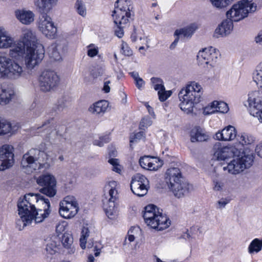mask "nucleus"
<instances>
[{
  "label": "nucleus",
  "mask_w": 262,
  "mask_h": 262,
  "mask_svg": "<svg viewBox=\"0 0 262 262\" xmlns=\"http://www.w3.org/2000/svg\"><path fill=\"white\" fill-rule=\"evenodd\" d=\"M194 31L192 26H189L186 28H182L179 30H176L174 32V35L180 37H188L192 35Z\"/></svg>",
  "instance_id": "nucleus-34"
},
{
  "label": "nucleus",
  "mask_w": 262,
  "mask_h": 262,
  "mask_svg": "<svg viewBox=\"0 0 262 262\" xmlns=\"http://www.w3.org/2000/svg\"><path fill=\"white\" fill-rule=\"evenodd\" d=\"M208 108V107L205 108L204 112L206 114H212L215 112L224 114L227 113L229 110L228 104L226 103L223 101L219 102L217 101H214L211 103L210 109L212 110V111L210 113L207 112L206 110Z\"/></svg>",
  "instance_id": "nucleus-28"
},
{
  "label": "nucleus",
  "mask_w": 262,
  "mask_h": 262,
  "mask_svg": "<svg viewBox=\"0 0 262 262\" xmlns=\"http://www.w3.org/2000/svg\"><path fill=\"white\" fill-rule=\"evenodd\" d=\"M145 137V134L143 131H140L133 135L130 136V144L138 142L141 139ZM132 144H130V146Z\"/></svg>",
  "instance_id": "nucleus-45"
},
{
  "label": "nucleus",
  "mask_w": 262,
  "mask_h": 262,
  "mask_svg": "<svg viewBox=\"0 0 262 262\" xmlns=\"http://www.w3.org/2000/svg\"><path fill=\"white\" fill-rule=\"evenodd\" d=\"M179 40V37L178 36H177L173 42L171 44L170 46V49H173L176 46H177L178 41Z\"/></svg>",
  "instance_id": "nucleus-63"
},
{
  "label": "nucleus",
  "mask_w": 262,
  "mask_h": 262,
  "mask_svg": "<svg viewBox=\"0 0 262 262\" xmlns=\"http://www.w3.org/2000/svg\"><path fill=\"white\" fill-rule=\"evenodd\" d=\"M233 28V21L229 18L224 20L215 29L213 36L223 37L230 34Z\"/></svg>",
  "instance_id": "nucleus-23"
},
{
  "label": "nucleus",
  "mask_w": 262,
  "mask_h": 262,
  "mask_svg": "<svg viewBox=\"0 0 262 262\" xmlns=\"http://www.w3.org/2000/svg\"><path fill=\"white\" fill-rule=\"evenodd\" d=\"M53 118H51L46 121H45L41 126L37 127V129L42 128L43 130L46 131L47 137L50 138V132L53 130L55 128L54 125L53 124Z\"/></svg>",
  "instance_id": "nucleus-36"
},
{
  "label": "nucleus",
  "mask_w": 262,
  "mask_h": 262,
  "mask_svg": "<svg viewBox=\"0 0 262 262\" xmlns=\"http://www.w3.org/2000/svg\"><path fill=\"white\" fill-rule=\"evenodd\" d=\"M130 2L128 0H117L115 4V9L112 16L116 25L115 34L119 38L124 35L123 28L129 23L130 18Z\"/></svg>",
  "instance_id": "nucleus-5"
},
{
  "label": "nucleus",
  "mask_w": 262,
  "mask_h": 262,
  "mask_svg": "<svg viewBox=\"0 0 262 262\" xmlns=\"http://www.w3.org/2000/svg\"><path fill=\"white\" fill-rule=\"evenodd\" d=\"M248 103L250 114L262 122V93L254 91L249 94Z\"/></svg>",
  "instance_id": "nucleus-15"
},
{
  "label": "nucleus",
  "mask_w": 262,
  "mask_h": 262,
  "mask_svg": "<svg viewBox=\"0 0 262 262\" xmlns=\"http://www.w3.org/2000/svg\"><path fill=\"white\" fill-rule=\"evenodd\" d=\"M129 74L135 79V80H136L137 79L140 78L139 76V74L137 72L134 71V72H130Z\"/></svg>",
  "instance_id": "nucleus-64"
},
{
  "label": "nucleus",
  "mask_w": 262,
  "mask_h": 262,
  "mask_svg": "<svg viewBox=\"0 0 262 262\" xmlns=\"http://www.w3.org/2000/svg\"><path fill=\"white\" fill-rule=\"evenodd\" d=\"M130 38L133 42H135L137 40L138 36H137V34L136 33V29H134V32L131 35Z\"/></svg>",
  "instance_id": "nucleus-60"
},
{
  "label": "nucleus",
  "mask_w": 262,
  "mask_h": 262,
  "mask_svg": "<svg viewBox=\"0 0 262 262\" xmlns=\"http://www.w3.org/2000/svg\"><path fill=\"white\" fill-rule=\"evenodd\" d=\"M87 54L89 57H93L96 56L99 52V48L94 44L91 43L88 47Z\"/></svg>",
  "instance_id": "nucleus-43"
},
{
  "label": "nucleus",
  "mask_w": 262,
  "mask_h": 262,
  "mask_svg": "<svg viewBox=\"0 0 262 262\" xmlns=\"http://www.w3.org/2000/svg\"><path fill=\"white\" fill-rule=\"evenodd\" d=\"M17 206L20 219L16 221V224L19 226V230L30 224L33 220L35 223H41L50 213L49 199L38 193H30L20 198Z\"/></svg>",
  "instance_id": "nucleus-1"
},
{
  "label": "nucleus",
  "mask_w": 262,
  "mask_h": 262,
  "mask_svg": "<svg viewBox=\"0 0 262 262\" xmlns=\"http://www.w3.org/2000/svg\"><path fill=\"white\" fill-rule=\"evenodd\" d=\"M213 190L215 191H221L224 186L223 182L217 180L213 181Z\"/></svg>",
  "instance_id": "nucleus-51"
},
{
  "label": "nucleus",
  "mask_w": 262,
  "mask_h": 262,
  "mask_svg": "<svg viewBox=\"0 0 262 262\" xmlns=\"http://www.w3.org/2000/svg\"><path fill=\"white\" fill-rule=\"evenodd\" d=\"M214 156L218 160H228L231 156L237 157L228 163L227 166H223L224 170H228L229 173L236 174L243 171L245 169L249 168L253 164L254 156L252 152L241 151L236 147L214 146Z\"/></svg>",
  "instance_id": "nucleus-2"
},
{
  "label": "nucleus",
  "mask_w": 262,
  "mask_h": 262,
  "mask_svg": "<svg viewBox=\"0 0 262 262\" xmlns=\"http://www.w3.org/2000/svg\"><path fill=\"white\" fill-rule=\"evenodd\" d=\"M89 236V230L88 228L84 227L81 231V237H85L87 238V237Z\"/></svg>",
  "instance_id": "nucleus-56"
},
{
  "label": "nucleus",
  "mask_w": 262,
  "mask_h": 262,
  "mask_svg": "<svg viewBox=\"0 0 262 262\" xmlns=\"http://www.w3.org/2000/svg\"><path fill=\"white\" fill-rule=\"evenodd\" d=\"M117 182L110 181L105 186V190L108 191L104 199H103V208L106 215L110 219H115L117 215V209L115 201L118 198V192L116 190Z\"/></svg>",
  "instance_id": "nucleus-10"
},
{
  "label": "nucleus",
  "mask_w": 262,
  "mask_h": 262,
  "mask_svg": "<svg viewBox=\"0 0 262 262\" xmlns=\"http://www.w3.org/2000/svg\"><path fill=\"white\" fill-rule=\"evenodd\" d=\"M229 200L226 198H222L217 202L216 204V208L217 209H223L225 207L226 205L229 203Z\"/></svg>",
  "instance_id": "nucleus-50"
},
{
  "label": "nucleus",
  "mask_w": 262,
  "mask_h": 262,
  "mask_svg": "<svg viewBox=\"0 0 262 262\" xmlns=\"http://www.w3.org/2000/svg\"><path fill=\"white\" fill-rule=\"evenodd\" d=\"M143 217L147 226L159 231L167 228L170 224L169 219L153 204L145 207Z\"/></svg>",
  "instance_id": "nucleus-7"
},
{
  "label": "nucleus",
  "mask_w": 262,
  "mask_h": 262,
  "mask_svg": "<svg viewBox=\"0 0 262 262\" xmlns=\"http://www.w3.org/2000/svg\"><path fill=\"white\" fill-rule=\"evenodd\" d=\"M14 42L13 39L6 34L3 30L0 32V48H7L11 47Z\"/></svg>",
  "instance_id": "nucleus-33"
},
{
  "label": "nucleus",
  "mask_w": 262,
  "mask_h": 262,
  "mask_svg": "<svg viewBox=\"0 0 262 262\" xmlns=\"http://www.w3.org/2000/svg\"><path fill=\"white\" fill-rule=\"evenodd\" d=\"M49 56L52 61H59L61 59V57L57 50L56 45H52L50 47Z\"/></svg>",
  "instance_id": "nucleus-38"
},
{
  "label": "nucleus",
  "mask_w": 262,
  "mask_h": 262,
  "mask_svg": "<svg viewBox=\"0 0 262 262\" xmlns=\"http://www.w3.org/2000/svg\"><path fill=\"white\" fill-rule=\"evenodd\" d=\"M140 166L144 169L156 170L163 165V161L158 158L144 156L139 160Z\"/></svg>",
  "instance_id": "nucleus-22"
},
{
  "label": "nucleus",
  "mask_w": 262,
  "mask_h": 262,
  "mask_svg": "<svg viewBox=\"0 0 262 262\" xmlns=\"http://www.w3.org/2000/svg\"><path fill=\"white\" fill-rule=\"evenodd\" d=\"M147 178L143 175L137 173L132 179L130 189L135 195L141 197L146 195L148 191Z\"/></svg>",
  "instance_id": "nucleus-19"
},
{
  "label": "nucleus",
  "mask_w": 262,
  "mask_h": 262,
  "mask_svg": "<svg viewBox=\"0 0 262 262\" xmlns=\"http://www.w3.org/2000/svg\"><path fill=\"white\" fill-rule=\"evenodd\" d=\"M36 67H0V78L16 79L35 74Z\"/></svg>",
  "instance_id": "nucleus-12"
},
{
  "label": "nucleus",
  "mask_w": 262,
  "mask_h": 262,
  "mask_svg": "<svg viewBox=\"0 0 262 262\" xmlns=\"http://www.w3.org/2000/svg\"><path fill=\"white\" fill-rule=\"evenodd\" d=\"M261 241L258 238L254 239L248 247V252L250 254L258 253L261 250Z\"/></svg>",
  "instance_id": "nucleus-35"
},
{
  "label": "nucleus",
  "mask_w": 262,
  "mask_h": 262,
  "mask_svg": "<svg viewBox=\"0 0 262 262\" xmlns=\"http://www.w3.org/2000/svg\"><path fill=\"white\" fill-rule=\"evenodd\" d=\"M190 136L192 142L205 141L208 138L204 130L200 127L198 126L191 130Z\"/></svg>",
  "instance_id": "nucleus-29"
},
{
  "label": "nucleus",
  "mask_w": 262,
  "mask_h": 262,
  "mask_svg": "<svg viewBox=\"0 0 262 262\" xmlns=\"http://www.w3.org/2000/svg\"><path fill=\"white\" fill-rule=\"evenodd\" d=\"M37 184L41 187L39 191L49 197L54 196L56 193V181L54 176L47 174L40 176L37 180Z\"/></svg>",
  "instance_id": "nucleus-14"
},
{
  "label": "nucleus",
  "mask_w": 262,
  "mask_h": 262,
  "mask_svg": "<svg viewBox=\"0 0 262 262\" xmlns=\"http://www.w3.org/2000/svg\"><path fill=\"white\" fill-rule=\"evenodd\" d=\"M38 81L41 91L48 92L54 90L59 85L60 78L54 71L45 70L39 75Z\"/></svg>",
  "instance_id": "nucleus-11"
},
{
  "label": "nucleus",
  "mask_w": 262,
  "mask_h": 262,
  "mask_svg": "<svg viewBox=\"0 0 262 262\" xmlns=\"http://www.w3.org/2000/svg\"><path fill=\"white\" fill-rule=\"evenodd\" d=\"M93 144L95 145H97L100 147H102L103 146V143L102 142V141L101 140H100V138H99V140H95L93 141Z\"/></svg>",
  "instance_id": "nucleus-62"
},
{
  "label": "nucleus",
  "mask_w": 262,
  "mask_h": 262,
  "mask_svg": "<svg viewBox=\"0 0 262 262\" xmlns=\"http://www.w3.org/2000/svg\"><path fill=\"white\" fill-rule=\"evenodd\" d=\"M13 92L0 84V104L5 105L11 99Z\"/></svg>",
  "instance_id": "nucleus-31"
},
{
  "label": "nucleus",
  "mask_w": 262,
  "mask_h": 262,
  "mask_svg": "<svg viewBox=\"0 0 262 262\" xmlns=\"http://www.w3.org/2000/svg\"><path fill=\"white\" fill-rule=\"evenodd\" d=\"M260 68L259 70H257L254 73V77L256 80L262 82V67H259Z\"/></svg>",
  "instance_id": "nucleus-52"
},
{
  "label": "nucleus",
  "mask_w": 262,
  "mask_h": 262,
  "mask_svg": "<svg viewBox=\"0 0 262 262\" xmlns=\"http://www.w3.org/2000/svg\"><path fill=\"white\" fill-rule=\"evenodd\" d=\"M61 242L64 247L69 249L73 243V238L69 234H64L62 236Z\"/></svg>",
  "instance_id": "nucleus-42"
},
{
  "label": "nucleus",
  "mask_w": 262,
  "mask_h": 262,
  "mask_svg": "<svg viewBox=\"0 0 262 262\" xmlns=\"http://www.w3.org/2000/svg\"><path fill=\"white\" fill-rule=\"evenodd\" d=\"M165 181L174 196L181 198L189 192L190 185L184 180L179 168L168 169L165 173Z\"/></svg>",
  "instance_id": "nucleus-4"
},
{
  "label": "nucleus",
  "mask_w": 262,
  "mask_h": 262,
  "mask_svg": "<svg viewBox=\"0 0 262 262\" xmlns=\"http://www.w3.org/2000/svg\"><path fill=\"white\" fill-rule=\"evenodd\" d=\"M38 44L35 34L30 30H25L23 41L13 45L12 49L10 50V55L15 59H20L24 54L25 49L36 48Z\"/></svg>",
  "instance_id": "nucleus-8"
},
{
  "label": "nucleus",
  "mask_w": 262,
  "mask_h": 262,
  "mask_svg": "<svg viewBox=\"0 0 262 262\" xmlns=\"http://www.w3.org/2000/svg\"><path fill=\"white\" fill-rule=\"evenodd\" d=\"M136 81V86L139 89H140L144 84V82L143 80L139 78L135 80Z\"/></svg>",
  "instance_id": "nucleus-55"
},
{
  "label": "nucleus",
  "mask_w": 262,
  "mask_h": 262,
  "mask_svg": "<svg viewBox=\"0 0 262 262\" xmlns=\"http://www.w3.org/2000/svg\"><path fill=\"white\" fill-rule=\"evenodd\" d=\"M14 163L13 147L5 144L0 148V170L11 167Z\"/></svg>",
  "instance_id": "nucleus-20"
},
{
  "label": "nucleus",
  "mask_w": 262,
  "mask_h": 262,
  "mask_svg": "<svg viewBox=\"0 0 262 262\" xmlns=\"http://www.w3.org/2000/svg\"><path fill=\"white\" fill-rule=\"evenodd\" d=\"M152 124V121L150 118L145 117L143 118L140 123V128L143 129L142 127H147L151 125Z\"/></svg>",
  "instance_id": "nucleus-49"
},
{
  "label": "nucleus",
  "mask_w": 262,
  "mask_h": 262,
  "mask_svg": "<svg viewBox=\"0 0 262 262\" xmlns=\"http://www.w3.org/2000/svg\"><path fill=\"white\" fill-rule=\"evenodd\" d=\"M40 31L46 37L54 38L57 33V28L55 26L51 18L47 14H40L38 23Z\"/></svg>",
  "instance_id": "nucleus-18"
},
{
  "label": "nucleus",
  "mask_w": 262,
  "mask_h": 262,
  "mask_svg": "<svg viewBox=\"0 0 262 262\" xmlns=\"http://www.w3.org/2000/svg\"><path fill=\"white\" fill-rule=\"evenodd\" d=\"M100 140L102 141L103 143H106L109 142L110 141V138L108 135H105L104 136H102L100 137Z\"/></svg>",
  "instance_id": "nucleus-61"
},
{
  "label": "nucleus",
  "mask_w": 262,
  "mask_h": 262,
  "mask_svg": "<svg viewBox=\"0 0 262 262\" xmlns=\"http://www.w3.org/2000/svg\"><path fill=\"white\" fill-rule=\"evenodd\" d=\"M237 136L235 128L232 125H228L221 131H219L215 134V138L217 140L231 141Z\"/></svg>",
  "instance_id": "nucleus-24"
},
{
  "label": "nucleus",
  "mask_w": 262,
  "mask_h": 262,
  "mask_svg": "<svg viewBox=\"0 0 262 262\" xmlns=\"http://www.w3.org/2000/svg\"><path fill=\"white\" fill-rule=\"evenodd\" d=\"M79 210L78 204L73 196H67L60 203L59 213L65 219L74 217Z\"/></svg>",
  "instance_id": "nucleus-13"
},
{
  "label": "nucleus",
  "mask_w": 262,
  "mask_h": 262,
  "mask_svg": "<svg viewBox=\"0 0 262 262\" xmlns=\"http://www.w3.org/2000/svg\"><path fill=\"white\" fill-rule=\"evenodd\" d=\"M70 104V98L68 96H62L58 99L57 103L53 107V110L56 113L61 112Z\"/></svg>",
  "instance_id": "nucleus-32"
},
{
  "label": "nucleus",
  "mask_w": 262,
  "mask_h": 262,
  "mask_svg": "<svg viewBox=\"0 0 262 262\" xmlns=\"http://www.w3.org/2000/svg\"><path fill=\"white\" fill-rule=\"evenodd\" d=\"M108 162L112 165L113 167L119 164L118 159H117L111 158L108 160Z\"/></svg>",
  "instance_id": "nucleus-58"
},
{
  "label": "nucleus",
  "mask_w": 262,
  "mask_h": 262,
  "mask_svg": "<svg viewBox=\"0 0 262 262\" xmlns=\"http://www.w3.org/2000/svg\"><path fill=\"white\" fill-rule=\"evenodd\" d=\"M151 81L153 84L154 89L156 91L164 89V86L161 79L159 78L152 77L151 78Z\"/></svg>",
  "instance_id": "nucleus-44"
},
{
  "label": "nucleus",
  "mask_w": 262,
  "mask_h": 262,
  "mask_svg": "<svg viewBox=\"0 0 262 262\" xmlns=\"http://www.w3.org/2000/svg\"><path fill=\"white\" fill-rule=\"evenodd\" d=\"M237 140L238 141V143L236 147L238 151L243 149V147L244 145H248L253 144L255 141L254 137L248 134L242 133L241 135H238L237 138ZM242 154V152H241V155Z\"/></svg>",
  "instance_id": "nucleus-27"
},
{
  "label": "nucleus",
  "mask_w": 262,
  "mask_h": 262,
  "mask_svg": "<svg viewBox=\"0 0 262 262\" xmlns=\"http://www.w3.org/2000/svg\"><path fill=\"white\" fill-rule=\"evenodd\" d=\"M252 2L253 0L238 2L226 12L227 17L232 21H238L246 17L249 13L253 12L256 9V5Z\"/></svg>",
  "instance_id": "nucleus-9"
},
{
  "label": "nucleus",
  "mask_w": 262,
  "mask_h": 262,
  "mask_svg": "<svg viewBox=\"0 0 262 262\" xmlns=\"http://www.w3.org/2000/svg\"><path fill=\"white\" fill-rule=\"evenodd\" d=\"M47 159V154L37 148H32L23 156L21 165L28 174L40 170L45 167Z\"/></svg>",
  "instance_id": "nucleus-6"
},
{
  "label": "nucleus",
  "mask_w": 262,
  "mask_h": 262,
  "mask_svg": "<svg viewBox=\"0 0 262 262\" xmlns=\"http://www.w3.org/2000/svg\"><path fill=\"white\" fill-rule=\"evenodd\" d=\"M202 90L201 86L194 82L182 89L178 95L180 108L187 114L192 113L194 104L201 101Z\"/></svg>",
  "instance_id": "nucleus-3"
},
{
  "label": "nucleus",
  "mask_w": 262,
  "mask_h": 262,
  "mask_svg": "<svg viewBox=\"0 0 262 262\" xmlns=\"http://www.w3.org/2000/svg\"><path fill=\"white\" fill-rule=\"evenodd\" d=\"M158 91V95L159 99L160 101L164 102L167 100L171 95L172 92L171 91H166L165 87L164 89L159 90Z\"/></svg>",
  "instance_id": "nucleus-41"
},
{
  "label": "nucleus",
  "mask_w": 262,
  "mask_h": 262,
  "mask_svg": "<svg viewBox=\"0 0 262 262\" xmlns=\"http://www.w3.org/2000/svg\"><path fill=\"white\" fill-rule=\"evenodd\" d=\"M11 129V125L9 122L5 120L0 119V135L8 134Z\"/></svg>",
  "instance_id": "nucleus-39"
},
{
  "label": "nucleus",
  "mask_w": 262,
  "mask_h": 262,
  "mask_svg": "<svg viewBox=\"0 0 262 262\" xmlns=\"http://www.w3.org/2000/svg\"><path fill=\"white\" fill-rule=\"evenodd\" d=\"M108 106V102L106 100H100L90 106L89 111L94 114H103Z\"/></svg>",
  "instance_id": "nucleus-30"
},
{
  "label": "nucleus",
  "mask_w": 262,
  "mask_h": 262,
  "mask_svg": "<svg viewBox=\"0 0 262 262\" xmlns=\"http://www.w3.org/2000/svg\"><path fill=\"white\" fill-rule=\"evenodd\" d=\"M212 5L217 8H223L228 5L226 0H210Z\"/></svg>",
  "instance_id": "nucleus-47"
},
{
  "label": "nucleus",
  "mask_w": 262,
  "mask_h": 262,
  "mask_svg": "<svg viewBox=\"0 0 262 262\" xmlns=\"http://www.w3.org/2000/svg\"><path fill=\"white\" fill-rule=\"evenodd\" d=\"M15 13L16 17L24 25H29L34 20V14L30 10H17Z\"/></svg>",
  "instance_id": "nucleus-25"
},
{
  "label": "nucleus",
  "mask_w": 262,
  "mask_h": 262,
  "mask_svg": "<svg viewBox=\"0 0 262 262\" xmlns=\"http://www.w3.org/2000/svg\"><path fill=\"white\" fill-rule=\"evenodd\" d=\"M110 83V81H106L104 82V85L103 88V90L104 91L105 93H108L110 91V87L109 86V84Z\"/></svg>",
  "instance_id": "nucleus-57"
},
{
  "label": "nucleus",
  "mask_w": 262,
  "mask_h": 262,
  "mask_svg": "<svg viewBox=\"0 0 262 262\" xmlns=\"http://www.w3.org/2000/svg\"><path fill=\"white\" fill-rule=\"evenodd\" d=\"M255 41L258 45L262 46V31L260 32L255 37Z\"/></svg>",
  "instance_id": "nucleus-54"
},
{
  "label": "nucleus",
  "mask_w": 262,
  "mask_h": 262,
  "mask_svg": "<svg viewBox=\"0 0 262 262\" xmlns=\"http://www.w3.org/2000/svg\"><path fill=\"white\" fill-rule=\"evenodd\" d=\"M102 68L99 67H90L83 72V82L86 85L94 84L97 79L103 75Z\"/></svg>",
  "instance_id": "nucleus-21"
},
{
  "label": "nucleus",
  "mask_w": 262,
  "mask_h": 262,
  "mask_svg": "<svg viewBox=\"0 0 262 262\" xmlns=\"http://www.w3.org/2000/svg\"><path fill=\"white\" fill-rule=\"evenodd\" d=\"M80 242L81 248L83 249H85L86 243V238H85V237H80Z\"/></svg>",
  "instance_id": "nucleus-59"
},
{
  "label": "nucleus",
  "mask_w": 262,
  "mask_h": 262,
  "mask_svg": "<svg viewBox=\"0 0 262 262\" xmlns=\"http://www.w3.org/2000/svg\"><path fill=\"white\" fill-rule=\"evenodd\" d=\"M57 0H34V4L41 14H47L56 4Z\"/></svg>",
  "instance_id": "nucleus-26"
},
{
  "label": "nucleus",
  "mask_w": 262,
  "mask_h": 262,
  "mask_svg": "<svg viewBox=\"0 0 262 262\" xmlns=\"http://www.w3.org/2000/svg\"><path fill=\"white\" fill-rule=\"evenodd\" d=\"M74 8L77 13L82 17H85L86 15V8L83 2L81 0H77Z\"/></svg>",
  "instance_id": "nucleus-37"
},
{
  "label": "nucleus",
  "mask_w": 262,
  "mask_h": 262,
  "mask_svg": "<svg viewBox=\"0 0 262 262\" xmlns=\"http://www.w3.org/2000/svg\"><path fill=\"white\" fill-rule=\"evenodd\" d=\"M121 50L122 53L126 56H130L133 53V51L128 46V44L125 42H122V43Z\"/></svg>",
  "instance_id": "nucleus-48"
},
{
  "label": "nucleus",
  "mask_w": 262,
  "mask_h": 262,
  "mask_svg": "<svg viewBox=\"0 0 262 262\" xmlns=\"http://www.w3.org/2000/svg\"><path fill=\"white\" fill-rule=\"evenodd\" d=\"M44 52L41 44H38L36 48L25 49L24 59L26 66H38L44 57Z\"/></svg>",
  "instance_id": "nucleus-17"
},
{
  "label": "nucleus",
  "mask_w": 262,
  "mask_h": 262,
  "mask_svg": "<svg viewBox=\"0 0 262 262\" xmlns=\"http://www.w3.org/2000/svg\"><path fill=\"white\" fill-rule=\"evenodd\" d=\"M255 151L258 157L262 158V143L257 145Z\"/></svg>",
  "instance_id": "nucleus-53"
},
{
  "label": "nucleus",
  "mask_w": 262,
  "mask_h": 262,
  "mask_svg": "<svg viewBox=\"0 0 262 262\" xmlns=\"http://www.w3.org/2000/svg\"><path fill=\"white\" fill-rule=\"evenodd\" d=\"M13 61L3 53L0 52V64L1 66H13Z\"/></svg>",
  "instance_id": "nucleus-46"
},
{
  "label": "nucleus",
  "mask_w": 262,
  "mask_h": 262,
  "mask_svg": "<svg viewBox=\"0 0 262 262\" xmlns=\"http://www.w3.org/2000/svg\"><path fill=\"white\" fill-rule=\"evenodd\" d=\"M57 249L56 243L54 241L50 240L47 243L45 249L47 254L53 255L56 253Z\"/></svg>",
  "instance_id": "nucleus-40"
},
{
  "label": "nucleus",
  "mask_w": 262,
  "mask_h": 262,
  "mask_svg": "<svg viewBox=\"0 0 262 262\" xmlns=\"http://www.w3.org/2000/svg\"><path fill=\"white\" fill-rule=\"evenodd\" d=\"M220 56L219 51L210 47L200 51L198 54L196 59L199 65L213 66L216 62Z\"/></svg>",
  "instance_id": "nucleus-16"
}]
</instances>
